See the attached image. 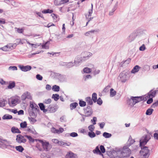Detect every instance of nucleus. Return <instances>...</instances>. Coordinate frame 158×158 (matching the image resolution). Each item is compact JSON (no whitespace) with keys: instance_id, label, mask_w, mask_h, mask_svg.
<instances>
[{"instance_id":"nucleus-1","label":"nucleus","mask_w":158,"mask_h":158,"mask_svg":"<svg viewBox=\"0 0 158 158\" xmlns=\"http://www.w3.org/2000/svg\"><path fill=\"white\" fill-rule=\"evenodd\" d=\"M141 149L140 153L142 156L141 158H148L150 154V151L148 147L144 146L141 147Z\"/></svg>"},{"instance_id":"nucleus-2","label":"nucleus","mask_w":158,"mask_h":158,"mask_svg":"<svg viewBox=\"0 0 158 158\" xmlns=\"http://www.w3.org/2000/svg\"><path fill=\"white\" fill-rule=\"evenodd\" d=\"M81 55L82 57L79 60V61H80V62L88 59L90 57L92 56L93 54L89 52H84L82 53Z\"/></svg>"},{"instance_id":"nucleus-3","label":"nucleus","mask_w":158,"mask_h":158,"mask_svg":"<svg viewBox=\"0 0 158 158\" xmlns=\"http://www.w3.org/2000/svg\"><path fill=\"white\" fill-rule=\"evenodd\" d=\"M150 139L151 136L149 135H145L143 136L139 141L140 146H142L145 145Z\"/></svg>"},{"instance_id":"nucleus-4","label":"nucleus","mask_w":158,"mask_h":158,"mask_svg":"<svg viewBox=\"0 0 158 158\" xmlns=\"http://www.w3.org/2000/svg\"><path fill=\"white\" fill-rule=\"evenodd\" d=\"M121 150L122 158L129 156L131 154V151L127 147H124Z\"/></svg>"},{"instance_id":"nucleus-5","label":"nucleus","mask_w":158,"mask_h":158,"mask_svg":"<svg viewBox=\"0 0 158 158\" xmlns=\"http://www.w3.org/2000/svg\"><path fill=\"white\" fill-rule=\"evenodd\" d=\"M38 140L39 142L41 143L43 148L45 151H48L50 150L51 147L48 142H44L42 140Z\"/></svg>"},{"instance_id":"nucleus-6","label":"nucleus","mask_w":158,"mask_h":158,"mask_svg":"<svg viewBox=\"0 0 158 158\" xmlns=\"http://www.w3.org/2000/svg\"><path fill=\"white\" fill-rule=\"evenodd\" d=\"M11 142L10 141H8L6 139H5V141L2 145L1 146L2 148H7L10 149H14L15 147L14 146L10 145Z\"/></svg>"},{"instance_id":"nucleus-7","label":"nucleus","mask_w":158,"mask_h":158,"mask_svg":"<svg viewBox=\"0 0 158 158\" xmlns=\"http://www.w3.org/2000/svg\"><path fill=\"white\" fill-rule=\"evenodd\" d=\"M58 109L56 105H50L47 108V112L48 113H54L56 112Z\"/></svg>"},{"instance_id":"nucleus-8","label":"nucleus","mask_w":158,"mask_h":158,"mask_svg":"<svg viewBox=\"0 0 158 158\" xmlns=\"http://www.w3.org/2000/svg\"><path fill=\"white\" fill-rule=\"evenodd\" d=\"M80 63V62L79 61L78 58H76L75 59L74 63L72 62L66 63L65 66H66L67 68H69L74 65L77 66Z\"/></svg>"},{"instance_id":"nucleus-9","label":"nucleus","mask_w":158,"mask_h":158,"mask_svg":"<svg viewBox=\"0 0 158 158\" xmlns=\"http://www.w3.org/2000/svg\"><path fill=\"white\" fill-rule=\"evenodd\" d=\"M25 135L23 136L19 134L17 135L16 139V142L19 143H25L27 140L25 138Z\"/></svg>"},{"instance_id":"nucleus-10","label":"nucleus","mask_w":158,"mask_h":158,"mask_svg":"<svg viewBox=\"0 0 158 158\" xmlns=\"http://www.w3.org/2000/svg\"><path fill=\"white\" fill-rule=\"evenodd\" d=\"M137 36L136 33L133 32L131 33L127 39V41L129 42H131L133 41Z\"/></svg>"},{"instance_id":"nucleus-11","label":"nucleus","mask_w":158,"mask_h":158,"mask_svg":"<svg viewBox=\"0 0 158 158\" xmlns=\"http://www.w3.org/2000/svg\"><path fill=\"white\" fill-rule=\"evenodd\" d=\"M127 73L123 72L121 73L119 77L121 81L123 82H125L127 80Z\"/></svg>"},{"instance_id":"nucleus-12","label":"nucleus","mask_w":158,"mask_h":158,"mask_svg":"<svg viewBox=\"0 0 158 158\" xmlns=\"http://www.w3.org/2000/svg\"><path fill=\"white\" fill-rule=\"evenodd\" d=\"M18 67L22 71L25 72L30 70L32 68L31 67L30 65L24 66L23 65H19Z\"/></svg>"},{"instance_id":"nucleus-13","label":"nucleus","mask_w":158,"mask_h":158,"mask_svg":"<svg viewBox=\"0 0 158 158\" xmlns=\"http://www.w3.org/2000/svg\"><path fill=\"white\" fill-rule=\"evenodd\" d=\"M39 110H29V114L30 117H36L37 116V113Z\"/></svg>"},{"instance_id":"nucleus-14","label":"nucleus","mask_w":158,"mask_h":158,"mask_svg":"<svg viewBox=\"0 0 158 158\" xmlns=\"http://www.w3.org/2000/svg\"><path fill=\"white\" fill-rule=\"evenodd\" d=\"M17 102V99L15 98H11L10 99H9L8 101V103L10 106L16 105Z\"/></svg>"},{"instance_id":"nucleus-15","label":"nucleus","mask_w":158,"mask_h":158,"mask_svg":"<svg viewBox=\"0 0 158 158\" xmlns=\"http://www.w3.org/2000/svg\"><path fill=\"white\" fill-rule=\"evenodd\" d=\"M29 110H40L38 106L35 103H31Z\"/></svg>"},{"instance_id":"nucleus-16","label":"nucleus","mask_w":158,"mask_h":158,"mask_svg":"<svg viewBox=\"0 0 158 158\" xmlns=\"http://www.w3.org/2000/svg\"><path fill=\"white\" fill-rule=\"evenodd\" d=\"M132 98L134 100V102H135V104L143 99V98L142 97H132Z\"/></svg>"},{"instance_id":"nucleus-17","label":"nucleus","mask_w":158,"mask_h":158,"mask_svg":"<svg viewBox=\"0 0 158 158\" xmlns=\"http://www.w3.org/2000/svg\"><path fill=\"white\" fill-rule=\"evenodd\" d=\"M66 158H78L77 155L72 152H69L66 156Z\"/></svg>"},{"instance_id":"nucleus-18","label":"nucleus","mask_w":158,"mask_h":158,"mask_svg":"<svg viewBox=\"0 0 158 158\" xmlns=\"http://www.w3.org/2000/svg\"><path fill=\"white\" fill-rule=\"evenodd\" d=\"M132 97H131L130 98H128L127 100V104L131 107H133L135 104Z\"/></svg>"},{"instance_id":"nucleus-19","label":"nucleus","mask_w":158,"mask_h":158,"mask_svg":"<svg viewBox=\"0 0 158 158\" xmlns=\"http://www.w3.org/2000/svg\"><path fill=\"white\" fill-rule=\"evenodd\" d=\"M98 30H91L85 32V35L87 36H92V34H94L95 32H98Z\"/></svg>"},{"instance_id":"nucleus-20","label":"nucleus","mask_w":158,"mask_h":158,"mask_svg":"<svg viewBox=\"0 0 158 158\" xmlns=\"http://www.w3.org/2000/svg\"><path fill=\"white\" fill-rule=\"evenodd\" d=\"M111 154L112 155V157L114 158H118L117 148H116L115 150L111 151Z\"/></svg>"},{"instance_id":"nucleus-21","label":"nucleus","mask_w":158,"mask_h":158,"mask_svg":"<svg viewBox=\"0 0 158 158\" xmlns=\"http://www.w3.org/2000/svg\"><path fill=\"white\" fill-rule=\"evenodd\" d=\"M140 68V67L138 65H136L133 68L131 71V73H135L138 72Z\"/></svg>"},{"instance_id":"nucleus-22","label":"nucleus","mask_w":158,"mask_h":158,"mask_svg":"<svg viewBox=\"0 0 158 158\" xmlns=\"http://www.w3.org/2000/svg\"><path fill=\"white\" fill-rule=\"evenodd\" d=\"M11 132L13 133H20L21 131L17 127H12L11 128Z\"/></svg>"},{"instance_id":"nucleus-23","label":"nucleus","mask_w":158,"mask_h":158,"mask_svg":"<svg viewBox=\"0 0 158 158\" xmlns=\"http://www.w3.org/2000/svg\"><path fill=\"white\" fill-rule=\"evenodd\" d=\"M40 109L43 111L44 113L47 112V109H45V106L44 104L42 103H40L38 104Z\"/></svg>"},{"instance_id":"nucleus-24","label":"nucleus","mask_w":158,"mask_h":158,"mask_svg":"<svg viewBox=\"0 0 158 158\" xmlns=\"http://www.w3.org/2000/svg\"><path fill=\"white\" fill-rule=\"evenodd\" d=\"M15 82L14 81H10L9 83V85L7 86L9 89H12L14 88L15 86Z\"/></svg>"},{"instance_id":"nucleus-25","label":"nucleus","mask_w":158,"mask_h":158,"mask_svg":"<svg viewBox=\"0 0 158 158\" xmlns=\"http://www.w3.org/2000/svg\"><path fill=\"white\" fill-rule=\"evenodd\" d=\"M85 116L88 117L90 116L92 114V110H88L87 109H85Z\"/></svg>"},{"instance_id":"nucleus-26","label":"nucleus","mask_w":158,"mask_h":158,"mask_svg":"<svg viewBox=\"0 0 158 158\" xmlns=\"http://www.w3.org/2000/svg\"><path fill=\"white\" fill-rule=\"evenodd\" d=\"M6 100L4 99L0 100V107H3L5 106L7 103Z\"/></svg>"},{"instance_id":"nucleus-27","label":"nucleus","mask_w":158,"mask_h":158,"mask_svg":"<svg viewBox=\"0 0 158 158\" xmlns=\"http://www.w3.org/2000/svg\"><path fill=\"white\" fill-rule=\"evenodd\" d=\"M85 100L88 104L89 105H92L93 104L92 100L90 97H88L85 98Z\"/></svg>"},{"instance_id":"nucleus-28","label":"nucleus","mask_w":158,"mask_h":158,"mask_svg":"<svg viewBox=\"0 0 158 158\" xmlns=\"http://www.w3.org/2000/svg\"><path fill=\"white\" fill-rule=\"evenodd\" d=\"M52 89L54 91L58 92L60 91V88L59 86L55 85L52 86Z\"/></svg>"},{"instance_id":"nucleus-29","label":"nucleus","mask_w":158,"mask_h":158,"mask_svg":"<svg viewBox=\"0 0 158 158\" xmlns=\"http://www.w3.org/2000/svg\"><path fill=\"white\" fill-rule=\"evenodd\" d=\"M78 105L77 103L75 102L72 103L70 104V108L71 110H72L74 109H75L76 107Z\"/></svg>"},{"instance_id":"nucleus-30","label":"nucleus","mask_w":158,"mask_h":158,"mask_svg":"<svg viewBox=\"0 0 158 158\" xmlns=\"http://www.w3.org/2000/svg\"><path fill=\"white\" fill-rule=\"evenodd\" d=\"M135 142V140L132 139L131 136H130L127 142L128 144H129V146H130L131 144H133Z\"/></svg>"},{"instance_id":"nucleus-31","label":"nucleus","mask_w":158,"mask_h":158,"mask_svg":"<svg viewBox=\"0 0 158 158\" xmlns=\"http://www.w3.org/2000/svg\"><path fill=\"white\" fill-rule=\"evenodd\" d=\"M97 94L95 93H94L92 95V100L94 102H96L97 101Z\"/></svg>"},{"instance_id":"nucleus-32","label":"nucleus","mask_w":158,"mask_h":158,"mask_svg":"<svg viewBox=\"0 0 158 158\" xmlns=\"http://www.w3.org/2000/svg\"><path fill=\"white\" fill-rule=\"evenodd\" d=\"M116 94V92L113 88L110 89V97H113L115 96Z\"/></svg>"},{"instance_id":"nucleus-33","label":"nucleus","mask_w":158,"mask_h":158,"mask_svg":"<svg viewBox=\"0 0 158 158\" xmlns=\"http://www.w3.org/2000/svg\"><path fill=\"white\" fill-rule=\"evenodd\" d=\"M93 152L94 153L97 154H101L100 151L99 149V147L98 146H97L95 149L93 150Z\"/></svg>"},{"instance_id":"nucleus-34","label":"nucleus","mask_w":158,"mask_h":158,"mask_svg":"<svg viewBox=\"0 0 158 158\" xmlns=\"http://www.w3.org/2000/svg\"><path fill=\"white\" fill-rule=\"evenodd\" d=\"M118 158H122L121 148H117Z\"/></svg>"},{"instance_id":"nucleus-35","label":"nucleus","mask_w":158,"mask_h":158,"mask_svg":"<svg viewBox=\"0 0 158 158\" xmlns=\"http://www.w3.org/2000/svg\"><path fill=\"white\" fill-rule=\"evenodd\" d=\"M53 12V10H50L49 9H45L43 10L42 11V13L43 14H47V13H52Z\"/></svg>"},{"instance_id":"nucleus-36","label":"nucleus","mask_w":158,"mask_h":158,"mask_svg":"<svg viewBox=\"0 0 158 158\" xmlns=\"http://www.w3.org/2000/svg\"><path fill=\"white\" fill-rule=\"evenodd\" d=\"M25 137L28 139L30 142H34L35 141V140L37 141L38 140L34 139L29 135H25Z\"/></svg>"},{"instance_id":"nucleus-37","label":"nucleus","mask_w":158,"mask_h":158,"mask_svg":"<svg viewBox=\"0 0 158 158\" xmlns=\"http://www.w3.org/2000/svg\"><path fill=\"white\" fill-rule=\"evenodd\" d=\"M52 98L54 99L55 101H57L59 99L60 96L59 94H53L52 96Z\"/></svg>"},{"instance_id":"nucleus-38","label":"nucleus","mask_w":158,"mask_h":158,"mask_svg":"<svg viewBox=\"0 0 158 158\" xmlns=\"http://www.w3.org/2000/svg\"><path fill=\"white\" fill-rule=\"evenodd\" d=\"M15 149L17 151L20 152H22L24 150V148L21 146H16Z\"/></svg>"},{"instance_id":"nucleus-39","label":"nucleus","mask_w":158,"mask_h":158,"mask_svg":"<svg viewBox=\"0 0 158 158\" xmlns=\"http://www.w3.org/2000/svg\"><path fill=\"white\" fill-rule=\"evenodd\" d=\"M2 118L4 119H12V116L11 115L6 114L3 116Z\"/></svg>"},{"instance_id":"nucleus-40","label":"nucleus","mask_w":158,"mask_h":158,"mask_svg":"<svg viewBox=\"0 0 158 158\" xmlns=\"http://www.w3.org/2000/svg\"><path fill=\"white\" fill-rule=\"evenodd\" d=\"M36 117H28V118L30 121V122L31 123H34L36 122L37 120L35 119Z\"/></svg>"},{"instance_id":"nucleus-41","label":"nucleus","mask_w":158,"mask_h":158,"mask_svg":"<svg viewBox=\"0 0 158 158\" xmlns=\"http://www.w3.org/2000/svg\"><path fill=\"white\" fill-rule=\"evenodd\" d=\"M17 44L16 43L14 44H9V47L10 49H15L16 47Z\"/></svg>"},{"instance_id":"nucleus-42","label":"nucleus","mask_w":158,"mask_h":158,"mask_svg":"<svg viewBox=\"0 0 158 158\" xmlns=\"http://www.w3.org/2000/svg\"><path fill=\"white\" fill-rule=\"evenodd\" d=\"M156 93V91H151L149 93V97H154Z\"/></svg>"},{"instance_id":"nucleus-43","label":"nucleus","mask_w":158,"mask_h":158,"mask_svg":"<svg viewBox=\"0 0 158 158\" xmlns=\"http://www.w3.org/2000/svg\"><path fill=\"white\" fill-rule=\"evenodd\" d=\"M153 111V109H148L146 111V114L147 115H150L152 114Z\"/></svg>"},{"instance_id":"nucleus-44","label":"nucleus","mask_w":158,"mask_h":158,"mask_svg":"<svg viewBox=\"0 0 158 158\" xmlns=\"http://www.w3.org/2000/svg\"><path fill=\"white\" fill-rule=\"evenodd\" d=\"M15 29L17 30V32L19 33H23L24 30V29L23 28H20L15 27Z\"/></svg>"},{"instance_id":"nucleus-45","label":"nucleus","mask_w":158,"mask_h":158,"mask_svg":"<svg viewBox=\"0 0 158 158\" xmlns=\"http://www.w3.org/2000/svg\"><path fill=\"white\" fill-rule=\"evenodd\" d=\"M103 136L106 138H109L111 137V134L105 132L103 133Z\"/></svg>"},{"instance_id":"nucleus-46","label":"nucleus","mask_w":158,"mask_h":158,"mask_svg":"<svg viewBox=\"0 0 158 158\" xmlns=\"http://www.w3.org/2000/svg\"><path fill=\"white\" fill-rule=\"evenodd\" d=\"M92 71L91 69L88 67L85 68L83 69V71L84 73H89Z\"/></svg>"},{"instance_id":"nucleus-47","label":"nucleus","mask_w":158,"mask_h":158,"mask_svg":"<svg viewBox=\"0 0 158 158\" xmlns=\"http://www.w3.org/2000/svg\"><path fill=\"white\" fill-rule=\"evenodd\" d=\"M88 135L91 138H93L96 136L95 133L93 131L89 132H88Z\"/></svg>"},{"instance_id":"nucleus-48","label":"nucleus","mask_w":158,"mask_h":158,"mask_svg":"<svg viewBox=\"0 0 158 158\" xmlns=\"http://www.w3.org/2000/svg\"><path fill=\"white\" fill-rule=\"evenodd\" d=\"M94 125H93H93H90L88 127L89 130L91 132L93 131L94 130L95 127L94 126Z\"/></svg>"},{"instance_id":"nucleus-49","label":"nucleus","mask_w":158,"mask_h":158,"mask_svg":"<svg viewBox=\"0 0 158 158\" xmlns=\"http://www.w3.org/2000/svg\"><path fill=\"white\" fill-rule=\"evenodd\" d=\"M21 127L22 128H25L27 126V123L26 122H24L23 123H21L20 124Z\"/></svg>"},{"instance_id":"nucleus-50","label":"nucleus","mask_w":158,"mask_h":158,"mask_svg":"<svg viewBox=\"0 0 158 158\" xmlns=\"http://www.w3.org/2000/svg\"><path fill=\"white\" fill-rule=\"evenodd\" d=\"M79 104L81 107H83L86 105V103L85 102L80 100L79 101Z\"/></svg>"},{"instance_id":"nucleus-51","label":"nucleus","mask_w":158,"mask_h":158,"mask_svg":"<svg viewBox=\"0 0 158 158\" xmlns=\"http://www.w3.org/2000/svg\"><path fill=\"white\" fill-rule=\"evenodd\" d=\"M52 101L50 98L45 99L44 101V102L47 104H49L51 103Z\"/></svg>"},{"instance_id":"nucleus-52","label":"nucleus","mask_w":158,"mask_h":158,"mask_svg":"<svg viewBox=\"0 0 158 158\" xmlns=\"http://www.w3.org/2000/svg\"><path fill=\"white\" fill-rule=\"evenodd\" d=\"M100 151H101V152L102 153H104L105 152V149L104 146L103 145H101L100 146Z\"/></svg>"},{"instance_id":"nucleus-53","label":"nucleus","mask_w":158,"mask_h":158,"mask_svg":"<svg viewBox=\"0 0 158 158\" xmlns=\"http://www.w3.org/2000/svg\"><path fill=\"white\" fill-rule=\"evenodd\" d=\"M110 87L111 86L110 85H108L104 89H103V91L105 93L108 92Z\"/></svg>"},{"instance_id":"nucleus-54","label":"nucleus","mask_w":158,"mask_h":158,"mask_svg":"<svg viewBox=\"0 0 158 158\" xmlns=\"http://www.w3.org/2000/svg\"><path fill=\"white\" fill-rule=\"evenodd\" d=\"M51 131L54 133H57L58 134V129H56L54 127H52L51 129Z\"/></svg>"},{"instance_id":"nucleus-55","label":"nucleus","mask_w":158,"mask_h":158,"mask_svg":"<svg viewBox=\"0 0 158 158\" xmlns=\"http://www.w3.org/2000/svg\"><path fill=\"white\" fill-rule=\"evenodd\" d=\"M9 70H17V67L15 66H10L9 68Z\"/></svg>"},{"instance_id":"nucleus-56","label":"nucleus","mask_w":158,"mask_h":158,"mask_svg":"<svg viewBox=\"0 0 158 158\" xmlns=\"http://www.w3.org/2000/svg\"><path fill=\"white\" fill-rule=\"evenodd\" d=\"M69 135L72 137H75L78 136V134L77 133L73 132L71 133Z\"/></svg>"},{"instance_id":"nucleus-57","label":"nucleus","mask_w":158,"mask_h":158,"mask_svg":"<svg viewBox=\"0 0 158 158\" xmlns=\"http://www.w3.org/2000/svg\"><path fill=\"white\" fill-rule=\"evenodd\" d=\"M26 98L31 99V94L30 93L27 92L26 93Z\"/></svg>"},{"instance_id":"nucleus-58","label":"nucleus","mask_w":158,"mask_h":158,"mask_svg":"<svg viewBox=\"0 0 158 158\" xmlns=\"http://www.w3.org/2000/svg\"><path fill=\"white\" fill-rule=\"evenodd\" d=\"M58 144L60 146H65V144H67V143L62 141H59Z\"/></svg>"},{"instance_id":"nucleus-59","label":"nucleus","mask_w":158,"mask_h":158,"mask_svg":"<svg viewBox=\"0 0 158 158\" xmlns=\"http://www.w3.org/2000/svg\"><path fill=\"white\" fill-rule=\"evenodd\" d=\"M146 49V48L144 44H143L139 48V50L141 51H143Z\"/></svg>"},{"instance_id":"nucleus-60","label":"nucleus","mask_w":158,"mask_h":158,"mask_svg":"<svg viewBox=\"0 0 158 158\" xmlns=\"http://www.w3.org/2000/svg\"><path fill=\"white\" fill-rule=\"evenodd\" d=\"M36 78L39 80H42L43 79V77L40 74H38L36 75Z\"/></svg>"},{"instance_id":"nucleus-61","label":"nucleus","mask_w":158,"mask_h":158,"mask_svg":"<svg viewBox=\"0 0 158 158\" xmlns=\"http://www.w3.org/2000/svg\"><path fill=\"white\" fill-rule=\"evenodd\" d=\"M97 104L100 105H101L102 103V100L100 98H99L98 100L97 99Z\"/></svg>"},{"instance_id":"nucleus-62","label":"nucleus","mask_w":158,"mask_h":158,"mask_svg":"<svg viewBox=\"0 0 158 158\" xmlns=\"http://www.w3.org/2000/svg\"><path fill=\"white\" fill-rule=\"evenodd\" d=\"M6 23V20L4 19L0 18V23L4 24Z\"/></svg>"},{"instance_id":"nucleus-63","label":"nucleus","mask_w":158,"mask_h":158,"mask_svg":"<svg viewBox=\"0 0 158 158\" xmlns=\"http://www.w3.org/2000/svg\"><path fill=\"white\" fill-rule=\"evenodd\" d=\"M158 105V100H157L156 102L154 103L152 105V107L153 108H155V107L157 106Z\"/></svg>"},{"instance_id":"nucleus-64","label":"nucleus","mask_w":158,"mask_h":158,"mask_svg":"<svg viewBox=\"0 0 158 158\" xmlns=\"http://www.w3.org/2000/svg\"><path fill=\"white\" fill-rule=\"evenodd\" d=\"M153 102V99L152 98H149L147 101V103L148 104H150Z\"/></svg>"}]
</instances>
